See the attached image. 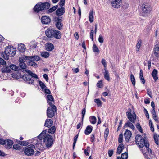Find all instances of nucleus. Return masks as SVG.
I'll list each match as a JSON object with an SVG mask.
<instances>
[{
    "label": "nucleus",
    "mask_w": 159,
    "mask_h": 159,
    "mask_svg": "<svg viewBox=\"0 0 159 159\" xmlns=\"http://www.w3.org/2000/svg\"><path fill=\"white\" fill-rule=\"evenodd\" d=\"M25 71L27 73L24 74L23 76L20 75V78L23 79L27 83L32 84L34 81V78H38L37 75L32 73L31 71L27 70H25Z\"/></svg>",
    "instance_id": "obj_1"
},
{
    "label": "nucleus",
    "mask_w": 159,
    "mask_h": 159,
    "mask_svg": "<svg viewBox=\"0 0 159 159\" xmlns=\"http://www.w3.org/2000/svg\"><path fill=\"white\" fill-rule=\"evenodd\" d=\"M16 50L15 49L11 48L9 46L7 47L3 53L1 54L2 57L6 60L9 59V57L14 56L15 54Z\"/></svg>",
    "instance_id": "obj_2"
},
{
    "label": "nucleus",
    "mask_w": 159,
    "mask_h": 159,
    "mask_svg": "<svg viewBox=\"0 0 159 159\" xmlns=\"http://www.w3.org/2000/svg\"><path fill=\"white\" fill-rule=\"evenodd\" d=\"M50 4L48 2H45L44 3L37 4L34 7V11L38 12L41 11L44 9H48L50 7Z\"/></svg>",
    "instance_id": "obj_3"
},
{
    "label": "nucleus",
    "mask_w": 159,
    "mask_h": 159,
    "mask_svg": "<svg viewBox=\"0 0 159 159\" xmlns=\"http://www.w3.org/2000/svg\"><path fill=\"white\" fill-rule=\"evenodd\" d=\"M142 12L141 15L146 16L150 13L152 8L148 4H143L141 6Z\"/></svg>",
    "instance_id": "obj_4"
},
{
    "label": "nucleus",
    "mask_w": 159,
    "mask_h": 159,
    "mask_svg": "<svg viewBox=\"0 0 159 159\" xmlns=\"http://www.w3.org/2000/svg\"><path fill=\"white\" fill-rule=\"evenodd\" d=\"M53 141V138L50 135L47 134L44 138V142L46 146L48 148L50 147L52 145Z\"/></svg>",
    "instance_id": "obj_5"
},
{
    "label": "nucleus",
    "mask_w": 159,
    "mask_h": 159,
    "mask_svg": "<svg viewBox=\"0 0 159 159\" xmlns=\"http://www.w3.org/2000/svg\"><path fill=\"white\" fill-rule=\"evenodd\" d=\"M35 147L34 145L32 144L30 145L28 147L25 148L24 152V153L27 156H31L34 154V149Z\"/></svg>",
    "instance_id": "obj_6"
},
{
    "label": "nucleus",
    "mask_w": 159,
    "mask_h": 159,
    "mask_svg": "<svg viewBox=\"0 0 159 159\" xmlns=\"http://www.w3.org/2000/svg\"><path fill=\"white\" fill-rule=\"evenodd\" d=\"M126 114L127 117L130 121L132 123H135L136 116L134 112L132 114H131V110L130 109V111L127 112Z\"/></svg>",
    "instance_id": "obj_7"
},
{
    "label": "nucleus",
    "mask_w": 159,
    "mask_h": 159,
    "mask_svg": "<svg viewBox=\"0 0 159 159\" xmlns=\"http://www.w3.org/2000/svg\"><path fill=\"white\" fill-rule=\"evenodd\" d=\"M54 20L56 22L55 25L57 28L59 30L62 29L63 26V24L61 22L62 21V17H55Z\"/></svg>",
    "instance_id": "obj_8"
},
{
    "label": "nucleus",
    "mask_w": 159,
    "mask_h": 159,
    "mask_svg": "<svg viewBox=\"0 0 159 159\" xmlns=\"http://www.w3.org/2000/svg\"><path fill=\"white\" fill-rule=\"evenodd\" d=\"M56 111V109L48 107L47 109V116L49 118H52L54 116V112Z\"/></svg>",
    "instance_id": "obj_9"
},
{
    "label": "nucleus",
    "mask_w": 159,
    "mask_h": 159,
    "mask_svg": "<svg viewBox=\"0 0 159 159\" xmlns=\"http://www.w3.org/2000/svg\"><path fill=\"white\" fill-rule=\"evenodd\" d=\"M54 30L52 28H49L47 29L45 31V34L46 35L48 38H52Z\"/></svg>",
    "instance_id": "obj_10"
},
{
    "label": "nucleus",
    "mask_w": 159,
    "mask_h": 159,
    "mask_svg": "<svg viewBox=\"0 0 159 159\" xmlns=\"http://www.w3.org/2000/svg\"><path fill=\"white\" fill-rule=\"evenodd\" d=\"M121 0H113L111 2L112 6L117 8L120 7L121 5Z\"/></svg>",
    "instance_id": "obj_11"
},
{
    "label": "nucleus",
    "mask_w": 159,
    "mask_h": 159,
    "mask_svg": "<svg viewBox=\"0 0 159 159\" xmlns=\"http://www.w3.org/2000/svg\"><path fill=\"white\" fill-rule=\"evenodd\" d=\"M41 22L43 24H47L50 22V18L46 16H43L41 19Z\"/></svg>",
    "instance_id": "obj_12"
},
{
    "label": "nucleus",
    "mask_w": 159,
    "mask_h": 159,
    "mask_svg": "<svg viewBox=\"0 0 159 159\" xmlns=\"http://www.w3.org/2000/svg\"><path fill=\"white\" fill-rule=\"evenodd\" d=\"M65 13V8L63 7L59 8L57 9L56 11V14L57 16H61Z\"/></svg>",
    "instance_id": "obj_13"
},
{
    "label": "nucleus",
    "mask_w": 159,
    "mask_h": 159,
    "mask_svg": "<svg viewBox=\"0 0 159 159\" xmlns=\"http://www.w3.org/2000/svg\"><path fill=\"white\" fill-rule=\"evenodd\" d=\"M124 135L126 141H128L129 139L131 136L132 133L130 130L127 129Z\"/></svg>",
    "instance_id": "obj_14"
},
{
    "label": "nucleus",
    "mask_w": 159,
    "mask_h": 159,
    "mask_svg": "<svg viewBox=\"0 0 159 159\" xmlns=\"http://www.w3.org/2000/svg\"><path fill=\"white\" fill-rule=\"evenodd\" d=\"M2 73H9L10 72L11 70L10 66H4L1 69Z\"/></svg>",
    "instance_id": "obj_15"
},
{
    "label": "nucleus",
    "mask_w": 159,
    "mask_h": 159,
    "mask_svg": "<svg viewBox=\"0 0 159 159\" xmlns=\"http://www.w3.org/2000/svg\"><path fill=\"white\" fill-rule=\"evenodd\" d=\"M137 144L140 148H143L144 146H145L146 144H148V143L146 141L144 138H143L141 141L139 142Z\"/></svg>",
    "instance_id": "obj_16"
},
{
    "label": "nucleus",
    "mask_w": 159,
    "mask_h": 159,
    "mask_svg": "<svg viewBox=\"0 0 159 159\" xmlns=\"http://www.w3.org/2000/svg\"><path fill=\"white\" fill-rule=\"evenodd\" d=\"M54 32L52 37H54L57 39H59L61 38V35L60 31L54 30Z\"/></svg>",
    "instance_id": "obj_17"
},
{
    "label": "nucleus",
    "mask_w": 159,
    "mask_h": 159,
    "mask_svg": "<svg viewBox=\"0 0 159 159\" xmlns=\"http://www.w3.org/2000/svg\"><path fill=\"white\" fill-rule=\"evenodd\" d=\"M53 121L51 119H47L45 121L44 126L47 127H51L53 124Z\"/></svg>",
    "instance_id": "obj_18"
},
{
    "label": "nucleus",
    "mask_w": 159,
    "mask_h": 159,
    "mask_svg": "<svg viewBox=\"0 0 159 159\" xmlns=\"http://www.w3.org/2000/svg\"><path fill=\"white\" fill-rule=\"evenodd\" d=\"M29 59V60L33 61H37L40 59L39 57L37 56L26 57Z\"/></svg>",
    "instance_id": "obj_19"
},
{
    "label": "nucleus",
    "mask_w": 159,
    "mask_h": 159,
    "mask_svg": "<svg viewBox=\"0 0 159 159\" xmlns=\"http://www.w3.org/2000/svg\"><path fill=\"white\" fill-rule=\"evenodd\" d=\"M13 143V142L12 141L8 139L7 140L5 143L6 148L7 149H10L12 147Z\"/></svg>",
    "instance_id": "obj_20"
},
{
    "label": "nucleus",
    "mask_w": 159,
    "mask_h": 159,
    "mask_svg": "<svg viewBox=\"0 0 159 159\" xmlns=\"http://www.w3.org/2000/svg\"><path fill=\"white\" fill-rule=\"evenodd\" d=\"M17 49L20 52H23L25 51V50L26 49V48L24 44L20 43L18 44Z\"/></svg>",
    "instance_id": "obj_21"
},
{
    "label": "nucleus",
    "mask_w": 159,
    "mask_h": 159,
    "mask_svg": "<svg viewBox=\"0 0 159 159\" xmlns=\"http://www.w3.org/2000/svg\"><path fill=\"white\" fill-rule=\"evenodd\" d=\"M93 130V127L91 125L88 126L85 130V134L86 135H87L89 134Z\"/></svg>",
    "instance_id": "obj_22"
},
{
    "label": "nucleus",
    "mask_w": 159,
    "mask_h": 159,
    "mask_svg": "<svg viewBox=\"0 0 159 159\" xmlns=\"http://www.w3.org/2000/svg\"><path fill=\"white\" fill-rule=\"evenodd\" d=\"M124 126L125 127H129L133 130H134L135 128L132 122L128 121L125 124Z\"/></svg>",
    "instance_id": "obj_23"
},
{
    "label": "nucleus",
    "mask_w": 159,
    "mask_h": 159,
    "mask_svg": "<svg viewBox=\"0 0 159 159\" xmlns=\"http://www.w3.org/2000/svg\"><path fill=\"white\" fill-rule=\"evenodd\" d=\"M157 71L156 69H154L152 73V75L155 81H156L158 79L157 76Z\"/></svg>",
    "instance_id": "obj_24"
},
{
    "label": "nucleus",
    "mask_w": 159,
    "mask_h": 159,
    "mask_svg": "<svg viewBox=\"0 0 159 159\" xmlns=\"http://www.w3.org/2000/svg\"><path fill=\"white\" fill-rule=\"evenodd\" d=\"M124 146L123 144L121 143L120 144L117 148L116 153L118 154H120L123 150L124 149Z\"/></svg>",
    "instance_id": "obj_25"
},
{
    "label": "nucleus",
    "mask_w": 159,
    "mask_h": 159,
    "mask_svg": "<svg viewBox=\"0 0 159 159\" xmlns=\"http://www.w3.org/2000/svg\"><path fill=\"white\" fill-rule=\"evenodd\" d=\"M105 71L103 73L104 75V77L105 79L109 81L110 80V77H109V74L108 70L105 68L104 69Z\"/></svg>",
    "instance_id": "obj_26"
},
{
    "label": "nucleus",
    "mask_w": 159,
    "mask_h": 159,
    "mask_svg": "<svg viewBox=\"0 0 159 159\" xmlns=\"http://www.w3.org/2000/svg\"><path fill=\"white\" fill-rule=\"evenodd\" d=\"M154 141L157 145H158L159 144V135L157 134H154Z\"/></svg>",
    "instance_id": "obj_27"
},
{
    "label": "nucleus",
    "mask_w": 159,
    "mask_h": 159,
    "mask_svg": "<svg viewBox=\"0 0 159 159\" xmlns=\"http://www.w3.org/2000/svg\"><path fill=\"white\" fill-rule=\"evenodd\" d=\"M142 43V41L140 39L138 41L136 47V51L137 52H138L139 51L141 45Z\"/></svg>",
    "instance_id": "obj_28"
},
{
    "label": "nucleus",
    "mask_w": 159,
    "mask_h": 159,
    "mask_svg": "<svg viewBox=\"0 0 159 159\" xmlns=\"http://www.w3.org/2000/svg\"><path fill=\"white\" fill-rule=\"evenodd\" d=\"M10 70L11 69L13 70L17 71L20 70V68L14 64H11L10 66Z\"/></svg>",
    "instance_id": "obj_29"
},
{
    "label": "nucleus",
    "mask_w": 159,
    "mask_h": 159,
    "mask_svg": "<svg viewBox=\"0 0 159 159\" xmlns=\"http://www.w3.org/2000/svg\"><path fill=\"white\" fill-rule=\"evenodd\" d=\"M26 57H28V56H25L23 57H20L19 58V63H24L26 61V60H29L28 58Z\"/></svg>",
    "instance_id": "obj_30"
},
{
    "label": "nucleus",
    "mask_w": 159,
    "mask_h": 159,
    "mask_svg": "<svg viewBox=\"0 0 159 159\" xmlns=\"http://www.w3.org/2000/svg\"><path fill=\"white\" fill-rule=\"evenodd\" d=\"M139 78L141 81V82L143 84H144L145 83V80L143 75V72L142 70H141L140 71Z\"/></svg>",
    "instance_id": "obj_31"
},
{
    "label": "nucleus",
    "mask_w": 159,
    "mask_h": 159,
    "mask_svg": "<svg viewBox=\"0 0 159 159\" xmlns=\"http://www.w3.org/2000/svg\"><path fill=\"white\" fill-rule=\"evenodd\" d=\"M54 46L53 44L49 43L47 46L46 50L49 51H51L54 49Z\"/></svg>",
    "instance_id": "obj_32"
},
{
    "label": "nucleus",
    "mask_w": 159,
    "mask_h": 159,
    "mask_svg": "<svg viewBox=\"0 0 159 159\" xmlns=\"http://www.w3.org/2000/svg\"><path fill=\"white\" fill-rule=\"evenodd\" d=\"M93 10L91 11L89 15V20L91 23L93 21Z\"/></svg>",
    "instance_id": "obj_33"
},
{
    "label": "nucleus",
    "mask_w": 159,
    "mask_h": 159,
    "mask_svg": "<svg viewBox=\"0 0 159 159\" xmlns=\"http://www.w3.org/2000/svg\"><path fill=\"white\" fill-rule=\"evenodd\" d=\"M56 127L55 126H53L50 128L48 130V132L51 134H53L56 131Z\"/></svg>",
    "instance_id": "obj_34"
},
{
    "label": "nucleus",
    "mask_w": 159,
    "mask_h": 159,
    "mask_svg": "<svg viewBox=\"0 0 159 159\" xmlns=\"http://www.w3.org/2000/svg\"><path fill=\"white\" fill-rule=\"evenodd\" d=\"M37 43L35 41H32L30 43V48L34 49L36 48Z\"/></svg>",
    "instance_id": "obj_35"
},
{
    "label": "nucleus",
    "mask_w": 159,
    "mask_h": 159,
    "mask_svg": "<svg viewBox=\"0 0 159 159\" xmlns=\"http://www.w3.org/2000/svg\"><path fill=\"white\" fill-rule=\"evenodd\" d=\"M143 138L142 136L140 135H137L135 138V142L137 144L138 143H139V142L141 141Z\"/></svg>",
    "instance_id": "obj_36"
},
{
    "label": "nucleus",
    "mask_w": 159,
    "mask_h": 159,
    "mask_svg": "<svg viewBox=\"0 0 159 159\" xmlns=\"http://www.w3.org/2000/svg\"><path fill=\"white\" fill-rule=\"evenodd\" d=\"M19 65L20 68L21 69H23V72H24V71H25V70H27L26 69V65L25 63H19Z\"/></svg>",
    "instance_id": "obj_37"
},
{
    "label": "nucleus",
    "mask_w": 159,
    "mask_h": 159,
    "mask_svg": "<svg viewBox=\"0 0 159 159\" xmlns=\"http://www.w3.org/2000/svg\"><path fill=\"white\" fill-rule=\"evenodd\" d=\"M90 122L93 124H94L96 122V118L94 116H91L90 117Z\"/></svg>",
    "instance_id": "obj_38"
},
{
    "label": "nucleus",
    "mask_w": 159,
    "mask_h": 159,
    "mask_svg": "<svg viewBox=\"0 0 159 159\" xmlns=\"http://www.w3.org/2000/svg\"><path fill=\"white\" fill-rule=\"evenodd\" d=\"M41 56L45 58L48 57L49 56V53L47 52H43L41 53Z\"/></svg>",
    "instance_id": "obj_39"
},
{
    "label": "nucleus",
    "mask_w": 159,
    "mask_h": 159,
    "mask_svg": "<svg viewBox=\"0 0 159 159\" xmlns=\"http://www.w3.org/2000/svg\"><path fill=\"white\" fill-rule=\"evenodd\" d=\"M58 7V6L57 5H56L53 7H52V8H50L49 9L48 11V13H50L53 12L55 10H56Z\"/></svg>",
    "instance_id": "obj_40"
},
{
    "label": "nucleus",
    "mask_w": 159,
    "mask_h": 159,
    "mask_svg": "<svg viewBox=\"0 0 159 159\" xmlns=\"http://www.w3.org/2000/svg\"><path fill=\"white\" fill-rule=\"evenodd\" d=\"M28 64L30 66H31L34 67H36L37 66V64L33 61H30L28 62Z\"/></svg>",
    "instance_id": "obj_41"
},
{
    "label": "nucleus",
    "mask_w": 159,
    "mask_h": 159,
    "mask_svg": "<svg viewBox=\"0 0 159 159\" xmlns=\"http://www.w3.org/2000/svg\"><path fill=\"white\" fill-rule=\"evenodd\" d=\"M93 52H97L98 53L99 52V50L95 44H93Z\"/></svg>",
    "instance_id": "obj_42"
},
{
    "label": "nucleus",
    "mask_w": 159,
    "mask_h": 159,
    "mask_svg": "<svg viewBox=\"0 0 159 159\" xmlns=\"http://www.w3.org/2000/svg\"><path fill=\"white\" fill-rule=\"evenodd\" d=\"M130 79L132 84L133 85L135 86V80L133 74H131L130 75Z\"/></svg>",
    "instance_id": "obj_43"
},
{
    "label": "nucleus",
    "mask_w": 159,
    "mask_h": 159,
    "mask_svg": "<svg viewBox=\"0 0 159 159\" xmlns=\"http://www.w3.org/2000/svg\"><path fill=\"white\" fill-rule=\"evenodd\" d=\"M13 148L15 149L20 150L21 149L22 146L19 145L18 144H14L13 146Z\"/></svg>",
    "instance_id": "obj_44"
},
{
    "label": "nucleus",
    "mask_w": 159,
    "mask_h": 159,
    "mask_svg": "<svg viewBox=\"0 0 159 159\" xmlns=\"http://www.w3.org/2000/svg\"><path fill=\"white\" fill-rule=\"evenodd\" d=\"M94 102L96 103L98 106H101L102 102L99 99H94Z\"/></svg>",
    "instance_id": "obj_45"
},
{
    "label": "nucleus",
    "mask_w": 159,
    "mask_h": 159,
    "mask_svg": "<svg viewBox=\"0 0 159 159\" xmlns=\"http://www.w3.org/2000/svg\"><path fill=\"white\" fill-rule=\"evenodd\" d=\"M78 135H75L74 138V142L73 144V149H74L75 146V144L76 143L77 140V138H78Z\"/></svg>",
    "instance_id": "obj_46"
},
{
    "label": "nucleus",
    "mask_w": 159,
    "mask_h": 159,
    "mask_svg": "<svg viewBox=\"0 0 159 159\" xmlns=\"http://www.w3.org/2000/svg\"><path fill=\"white\" fill-rule=\"evenodd\" d=\"M136 126L138 130L141 133H143V131L139 123H137L136 125Z\"/></svg>",
    "instance_id": "obj_47"
},
{
    "label": "nucleus",
    "mask_w": 159,
    "mask_h": 159,
    "mask_svg": "<svg viewBox=\"0 0 159 159\" xmlns=\"http://www.w3.org/2000/svg\"><path fill=\"white\" fill-rule=\"evenodd\" d=\"M39 83L42 89H44L46 87V86L41 81H39Z\"/></svg>",
    "instance_id": "obj_48"
},
{
    "label": "nucleus",
    "mask_w": 159,
    "mask_h": 159,
    "mask_svg": "<svg viewBox=\"0 0 159 159\" xmlns=\"http://www.w3.org/2000/svg\"><path fill=\"white\" fill-rule=\"evenodd\" d=\"M48 101V100L51 101H54V98L53 97L50 95H48L47 96Z\"/></svg>",
    "instance_id": "obj_49"
},
{
    "label": "nucleus",
    "mask_w": 159,
    "mask_h": 159,
    "mask_svg": "<svg viewBox=\"0 0 159 159\" xmlns=\"http://www.w3.org/2000/svg\"><path fill=\"white\" fill-rule=\"evenodd\" d=\"M86 113V108H83L82 111V122L83 121V120L84 118V116L85 114Z\"/></svg>",
    "instance_id": "obj_50"
},
{
    "label": "nucleus",
    "mask_w": 159,
    "mask_h": 159,
    "mask_svg": "<svg viewBox=\"0 0 159 159\" xmlns=\"http://www.w3.org/2000/svg\"><path fill=\"white\" fill-rule=\"evenodd\" d=\"M97 86L99 88H101L103 87V84H102V81L100 80L98 82L97 84Z\"/></svg>",
    "instance_id": "obj_51"
},
{
    "label": "nucleus",
    "mask_w": 159,
    "mask_h": 159,
    "mask_svg": "<svg viewBox=\"0 0 159 159\" xmlns=\"http://www.w3.org/2000/svg\"><path fill=\"white\" fill-rule=\"evenodd\" d=\"M121 158L122 159H127L128 158V153L125 152L122 154Z\"/></svg>",
    "instance_id": "obj_52"
},
{
    "label": "nucleus",
    "mask_w": 159,
    "mask_h": 159,
    "mask_svg": "<svg viewBox=\"0 0 159 159\" xmlns=\"http://www.w3.org/2000/svg\"><path fill=\"white\" fill-rule=\"evenodd\" d=\"M123 134H119V138H118V142L119 143H122L123 141Z\"/></svg>",
    "instance_id": "obj_53"
},
{
    "label": "nucleus",
    "mask_w": 159,
    "mask_h": 159,
    "mask_svg": "<svg viewBox=\"0 0 159 159\" xmlns=\"http://www.w3.org/2000/svg\"><path fill=\"white\" fill-rule=\"evenodd\" d=\"M98 41L101 43H103L104 41V39L103 37L101 35H100L98 38Z\"/></svg>",
    "instance_id": "obj_54"
},
{
    "label": "nucleus",
    "mask_w": 159,
    "mask_h": 159,
    "mask_svg": "<svg viewBox=\"0 0 159 159\" xmlns=\"http://www.w3.org/2000/svg\"><path fill=\"white\" fill-rule=\"evenodd\" d=\"M146 147L147 148V150L149 152H150L151 154H152V152L151 150L149 148V144L148 143V144H146L145 145Z\"/></svg>",
    "instance_id": "obj_55"
},
{
    "label": "nucleus",
    "mask_w": 159,
    "mask_h": 159,
    "mask_svg": "<svg viewBox=\"0 0 159 159\" xmlns=\"http://www.w3.org/2000/svg\"><path fill=\"white\" fill-rule=\"evenodd\" d=\"M48 103L51 107V108H52V109H56V107L54 104H52L51 102L48 101Z\"/></svg>",
    "instance_id": "obj_56"
},
{
    "label": "nucleus",
    "mask_w": 159,
    "mask_h": 159,
    "mask_svg": "<svg viewBox=\"0 0 159 159\" xmlns=\"http://www.w3.org/2000/svg\"><path fill=\"white\" fill-rule=\"evenodd\" d=\"M0 64L2 65H6V62L2 58H0Z\"/></svg>",
    "instance_id": "obj_57"
},
{
    "label": "nucleus",
    "mask_w": 159,
    "mask_h": 159,
    "mask_svg": "<svg viewBox=\"0 0 159 159\" xmlns=\"http://www.w3.org/2000/svg\"><path fill=\"white\" fill-rule=\"evenodd\" d=\"M102 64L104 66V67H106L107 66L106 61V60L104 59H102L101 61Z\"/></svg>",
    "instance_id": "obj_58"
},
{
    "label": "nucleus",
    "mask_w": 159,
    "mask_h": 159,
    "mask_svg": "<svg viewBox=\"0 0 159 159\" xmlns=\"http://www.w3.org/2000/svg\"><path fill=\"white\" fill-rule=\"evenodd\" d=\"M94 30H91L90 31V38L92 39V40H93V35Z\"/></svg>",
    "instance_id": "obj_59"
},
{
    "label": "nucleus",
    "mask_w": 159,
    "mask_h": 159,
    "mask_svg": "<svg viewBox=\"0 0 159 159\" xmlns=\"http://www.w3.org/2000/svg\"><path fill=\"white\" fill-rule=\"evenodd\" d=\"M6 140H4V139L0 138V144H4L6 143Z\"/></svg>",
    "instance_id": "obj_60"
},
{
    "label": "nucleus",
    "mask_w": 159,
    "mask_h": 159,
    "mask_svg": "<svg viewBox=\"0 0 159 159\" xmlns=\"http://www.w3.org/2000/svg\"><path fill=\"white\" fill-rule=\"evenodd\" d=\"M144 112H145V115H146V117L148 119H149V115L148 112L147 111V110L145 108H144Z\"/></svg>",
    "instance_id": "obj_61"
},
{
    "label": "nucleus",
    "mask_w": 159,
    "mask_h": 159,
    "mask_svg": "<svg viewBox=\"0 0 159 159\" xmlns=\"http://www.w3.org/2000/svg\"><path fill=\"white\" fill-rule=\"evenodd\" d=\"M113 153V150H109L108 151V154L109 157L112 156Z\"/></svg>",
    "instance_id": "obj_62"
},
{
    "label": "nucleus",
    "mask_w": 159,
    "mask_h": 159,
    "mask_svg": "<svg viewBox=\"0 0 159 159\" xmlns=\"http://www.w3.org/2000/svg\"><path fill=\"white\" fill-rule=\"evenodd\" d=\"M65 1H63V0H61L59 3V5L60 7H62L64 6L65 4Z\"/></svg>",
    "instance_id": "obj_63"
},
{
    "label": "nucleus",
    "mask_w": 159,
    "mask_h": 159,
    "mask_svg": "<svg viewBox=\"0 0 159 159\" xmlns=\"http://www.w3.org/2000/svg\"><path fill=\"white\" fill-rule=\"evenodd\" d=\"M154 51H159V47L158 45H156L154 49Z\"/></svg>",
    "instance_id": "obj_64"
}]
</instances>
